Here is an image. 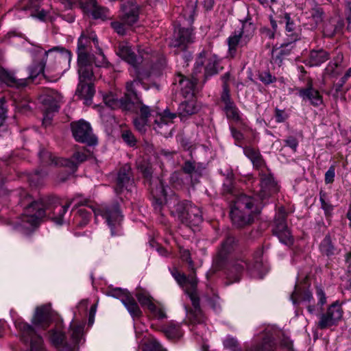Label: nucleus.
Listing matches in <instances>:
<instances>
[{
	"label": "nucleus",
	"instance_id": "f257e3e1",
	"mask_svg": "<svg viewBox=\"0 0 351 351\" xmlns=\"http://www.w3.org/2000/svg\"><path fill=\"white\" fill-rule=\"evenodd\" d=\"M21 196L23 197L20 204L24 207V210L20 221L17 222V228L25 233H28L38 227L45 217L51 219L57 225H62L64 216L69 208L81 195L75 194L72 198L67 199L63 206L54 197H44L32 201V197L25 191H23Z\"/></svg>",
	"mask_w": 351,
	"mask_h": 351
},
{
	"label": "nucleus",
	"instance_id": "f03ea898",
	"mask_svg": "<svg viewBox=\"0 0 351 351\" xmlns=\"http://www.w3.org/2000/svg\"><path fill=\"white\" fill-rule=\"evenodd\" d=\"M140 84V80L135 79L128 82L125 84L126 92L120 98L113 95L104 97L105 104L112 109L120 108L123 111L136 113L137 117L149 120V117H154L153 129L161 135L166 136L169 132V125L173 119L176 117V114L171 112L169 109H165L162 113L159 112L156 108H151L143 104V101L136 90V86Z\"/></svg>",
	"mask_w": 351,
	"mask_h": 351
},
{
	"label": "nucleus",
	"instance_id": "7ed1b4c3",
	"mask_svg": "<svg viewBox=\"0 0 351 351\" xmlns=\"http://www.w3.org/2000/svg\"><path fill=\"white\" fill-rule=\"evenodd\" d=\"M194 265H191L189 268V274H186L183 269L173 267L169 268L170 272L177 283L183 289L184 292L190 298L193 309L186 311V317L190 325L193 326L191 329L197 335L203 336L198 330L197 326L204 328V317L199 307V298L197 293V286L198 280L195 275Z\"/></svg>",
	"mask_w": 351,
	"mask_h": 351
},
{
	"label": "nucleus",
	"instance_id": "20e7f679",
	"mask_svg": "<svg viewBox=\"0 0 351 351\" xmlns=\"http://www.w3.org/2000/svg\"><path fill=\"white\" fill-rule=\"evenodd\" d=\"M165 205L169 208L171 215L177 217L178 220L187 226H198L203 221L200 208L189 200L181 199L175 193L168 198L165 197Z\"/></svg>",
	"mask_w": 351,
	"mask_h": 351
},
{
	"label": "nucleus",
	"instance_id": "39448f33",
	"mask_svg": "<svg viewBox=\"0 0 351 351\" xmlns=\"http://www.w3.org/2000/svg\"><path fill=\"white\" fill-rule=\"evenodd\" d=\"M71 58V52L63 47H54L45 51V58L49 62L45 66L43 77L49 82H57L62 76V71L69 66Z\"/></svg>",
	"mask_w": 351,
	"mask_h": 351
},
{
	"label": "nucleus",
	"instance_id": "423d86ee",
	"mask_svg": "<svg viewBox=\"0 0 351 351\" xmlns=\"http://www.w3.org/2000/svg\"><path fill=\"white\" fill-rule=\"evenodd\" d=\"M138 169L143 174L145 183L148 185V189L152 197V204L154 211L163 216L165 197H167L166 186L164 181L159 177H153L152 167L148 164H141Z\"/></svg>",
	"mask_w": 351,
	"mask_h": 351
},
{
	"label": "nucleus",
	"instance_id": "0eeeda50",
	"mask_svg": "<svg viewBox=\"0 0 351 351\" xmlns=\"http://www.w3.org/2000/svg\"><path fill=\"white\" fill-rule=\"evenodd\" d=\"M91 37L82 34L77 40V67L82 73L86 72V67H106L108 62L101 49L98 47L99 53L95 56L90 53Z\"/></svg>",
	"mask_w": 351,
	"mask_h": 351
},
{
	"label": "nucleus",
	"instance_id": "6e6552de",
	"mask_svg": "<svg viewBox=\"0 0 351 351\" xmlns=\"http://www.w3.org/2000/svg\"><path fill=\"white\" fill-rule=\"evenodd\" d=\"M254 205V199L244 194L239 195L233 204H230V217L234 226L241 228L253 223Z\"/></svg>",
	"mask_w": 351,
	"mask_h": 351
},
{
	"label": "nucleus",
	"instance_id": "1a4fd4ad",
	"mask_svg": "<svg viewBox=\"0 0 351 351\" xmlns=\"http://www.w3.org/2000/svg\"><path fill=\"white\" fill-rule=\"evenodd\" d=\"M89 207L95 216L100 215L105 220L112 237L119 236L121 234L123 215L118 200H115L111 204H101L98 208L92 206Z\"/></svg>",
	"mask_w": 351,
	"mask_h": 351
},
{
	"label": "nucleus",
	"instance_id": "9d476101",
	"mask_svg": "<svg viewBox=\"0 0 351 351\" xmlns=\"http://www.w3.org/2000/svg\"><path fill=\"white\" fill-rule=\"evenodd\" d=\"M241 27L234 30L227 38L228 51L231 55H234L238 47L246 46L254 35L256 26L252 21V18L247 16L244 19H241Z\"/></svg>",
	"mask_w": 351,
	"mask_h": 351
},
{
	"label": "nucleus",
	"instance_id": "9b49d317",
	"mask_svg": "<svg viewBox=\"0 0 351 351\" xmlns=\"http://www.w3.org/2000/svg\"><path fill=\"white\" fill-rule=\"evenodd\" d=\"M115 53L134 69L138 78L143 75V69L149 67V62L147 61L148 55L146 57L140 53L138 56L136 55L127 43H120L115 49Z\"/></svg>",
	"mask_w": 351,
	"mask_h": 351
},
{
	"label": "nucleus",
	"instance_id": "f8f14e48",
	"mask_svg": "<svg viewBox=\"0 0 351 351\" xmlns=\"http://www.w3.org/2000/svg\"><path fill=\"white\" fill-rule=\"evenodd\" d=\"M77 71L79 84L75 91V95L80 99L84 100V104L86 106H90L95 93L94 84L92 82L95 78L93 67H86V72L83 73H81L80 68H78Z\"/></svg>",
	"mask_w": 351,
	"mask_h": 351
},
{
	"label": "nucleus",
	"instance_id": "ddd939ff",
	"mask_svg": "<svg viewBox=\"0 0 351 351\" xmlns=\"http://www.w3.org/2000/svg\"><path fill=\"white\" fill-rule=\"evenodd\" d=\"M39 157L46 164L66 167L75 171L78 165L87 160L88 155L84 152H75L71 158H58L49 152L42 150L39 152Z\"/></svg>",
	"mask_w": 351,
	"mask_h": 351
},
{
	"label": "nucleus",
	"instance_id": "4468645a",
	"mask_svg": "<svg viewBox=\"0 0 351 351\" xmlns=\"http://www.w3.org/2000/svg\"><path fill=\"white\" fill-rule=\"evenodd\" d=\"M287 213L285 208L281 207L276 213L274 222L271 225V232L276 236L280 242L290 246L293 243V237L288 228L287 223Z\"/></svg>",
	"mask_w": 351,
	"mask_h": 351
},
{
	"label": "nucleus",
	"instance_id": "2eb2a0df",
	"mask_svg": "<svg viewBox=\"0 0 351 351\" xmlns=\"http://www.w3.org/2000/svg\"><path fill=\"white\" fill-rule=\"evenodd\" d=\"M73 136L76 141L94 145L97 143V138L93 134L89 123L80 120L71 124Z\"/></svg>",
	"mask_w": 351,
	"mask_h": 351
},
{
	"label": "nucleus",
	"instance_id": "dca6fc26",
	"mask_svg": "<svg viewBox=\"0 0 351 351\" xmlns=\"http://www.w3.org/2000/svg\"><path fill=\"white\" fill-rule=\"evenodd\" d=\"M134 183V176L130 165H123L119 169L115 179L114 189L116 194H121L124 191H131Z\"/></svg>",
	"mask_w": 351,
	"mask_h": 351
},
{
	"label": "nucleus",
	"instance_id": "f3484780",
	"mask_svg": "<svg viewBox=\"0 0 351 351\" xmlns=\"http://www.w3.org/2000/svg\"><path fill=\"white\" fill-rule=\"evenodd\" d=\"M260 190L258 192L259 198L263 201L268 199L279 191V186L274 176L270 172H259Z\"/></svg>",
	"mask_w": 351,
	"mask_h": 351
},
{
	"label": "nucleus",
	"instance_id": "a211bd4d",
	"mask_svg": "<svg viewBox=\"0 0 351 351\" xmlns=\"http://www.w3.org/2000/svg\"><path fill=\"white\" fill-rule=\"evenodd\" d=\"M198 80L194 77L191 78L178 73L173 82L176 90H179L184 98H193L195 86Z\"/></svg>",
	"mask_w": 351,
	"mask_h": 351
},
{
	"label": "nucleus",
	"instance_id": "6ab92c4d",
	"mask_svg": "<svg viewBox=\"0 0 351 351\" xmlns=\"http://www.w3.org/2000/svg\"><path fill=\"white\" fill-rule=\"evenodd\" d=\"M80 8L86 14H90L95 19L106 20L110 18L107 8L99 5L96 0H77Z\"/></svg>",
	"mask_w": 351,
	"mask_h": 351
},
{
	"label": "nucleus",
	"instance_id": "aec40b11",
	"mask_svg": "<svg viewBox=\"0 0 351 351\" xmlns=\"http://www.w3.org/2000/svg\"><path fill=\"white\" fill-rule=\"evenodd\" d=\"M194 38L193 29L181 27L180 21H179V23L175 25L174 33L169 45L172 47H183L185 48L186 44L194 41Z\"/></svg>",
	"mask_w": 351,
	"mask_h": 351
},
{
	"label": "nucleus",
	"instance_id": "412c9836",
	"mask_svg": "<svg viewBox=\"0 0 351 351\" xmlns=\"http://www.w3.org/2000/svg\"><path fill=\"white\" fill-rule=\"evenodd\" d=\"M343 315V310L337 302L330 305L327 311L320 315L318 327L324 329L330 327L341 319Z\"/></svg>",
	"mask_w": 351,
	"mask_h": 351
},
{
	"label": "nucleus",
	"instance_id": "4be33fe9",
	"mask_svg": "<svg viewBox=\"0 0 351 351\" xmlns=\"http://www.w3.org/2000/svg\"><path fill=\"white\" fill-rule=\"evenodd\" d=\"M297 90L302 101H309L312 106L315 107L323 104V97L319 90L313 88V82L311 78L308 77L307 79L305 88H298Z\"/></svg>",
	"mask_w": 351,
	"mask_h": 351
},
{
	"label": "nucleus",
	"instance_id": "5701e85b",
	"mask_svg": "<svg viewBox=\"0 0 351 351\" xmlns=\"http://www.w3.org/2000/svg\"><path fill=\"white\" fill-rule=\"evenodd\" d=\"M122 14L120 16L121 20L125 21L128 25H133L138 20L139 6L136 1L129 0L124 1L121 4Z\"/></svg>",
	"mask_w": 351,
	"mask_h": 351
},
{
	"label": "nucleus",
	"instance_id": "b1692460",
	"mask_svg": "<svg viewBox=\"0 0 351 351\" xmlns=\"http://www.w3.org/2000/svg\"><path fill=\"white\" fill-rule=\"evenodd\" d=\"M221 102L224 104L223 108L228 119L236 123H242L243 119L240 114V110L231 97V95L220 96Z\"/></svg>",
	"mask_w": 351,
	"mask_h": 351
},
{
	"label": "nucleus",
	"instance_id": "393cba45",
	"mask_svg": "<svg viewBox=\"0 0 351 351\" xmlns=\"http://www.w3.org/2000/svg\"><path fill=\"white\" fill-rule=\"evenodd\" d=\"M243 150L244 155L252 162L254 169L263 171V169L266 168L269 171L266 162L258 149L252 146H245Z\"/></svg>",
	"mask_w": 351,
	"mask_h": 351
},
{
	"label": "nucleus",
	"instance_id": "a878e982",
	"mask_svg": "<svg viewBox=\"0 0 351 351\" xmlns=\"http://www.w3.org/2000/svg\"><path fill=\"white\" fill-rule=\"evenodd\" d=\"M83 324H77L73 321L70 325V335L73 346H71L65 344L58 351H73L75 347L81 343V341L83 340Z\"/></svg>",
	"mask_w": 351,
	"mask_h": 351
},
{
	"label": "nucleus",
	"instance_id": "bb28decb",
	"mask_svg": "<svg viewBox=\"0 0 351 351\" xmlns=\"http://www.w3.org/2000/svg\"><path fill=\"white\" fill-rule=\"evenodd\" d=\"M236 243L237 240L234 237H227L226 239L221 242V245L217 250L214 263H223L226 261L228 255L233 250L234 246Z\"/></svg>",
	"mask_w": 351,
	"mask_h": 351
},
{
	"label": "nucleus",
	"instance_id": "cd10ccee",
	"mask_svg": "<svg viewBox=\"0 0 351 351\" xmlns=\"http://www.w3.org/2000/svg\"><path fill=\"white\" fill-rule=\"evenodd\" d=\"M62 95L55 90H51L41 96L40 100L45 108L44 110L56 112L60 108Z\"/></svg>",
	"mask_w": 351,
	"mask_h": 351
},
{
	"label": "nucleus",
	"instance_id": "c85d7f7f",
	"mask_svg": "<svg viewBox=\"0 0 351 351\" xmlns=\"http://www.w3.org/2000/svg\"><path fill=\"white\" fill-rule=\"evenodd\" d=\"M200 110V106L197 101L193 98L180 103L178 108L176 117H179L181 119L188 117L197 113Z\"/></svg>",
	"mask_w": 351,
	"mask_h": 351
},
{
	"label": "nucleus",
	"instance_id": "c756f323",
	"mask_svg": "<svg viewBox=\"0 0 351 351\" xmlns=\"http://www.w3.org/2000/svg\"><path fill=\"white\" fill-rule=\"evenodd\" d=\"M225 176V174H223ZM234 176L232 171H228L226 174V178L223 180L221 194L226 198L230 197H233L231 200V204H233V201L236 199L239 195H237V191L234 186Z\"/></svg>",
	"mask_w": 351,
	"mask_h": 351
},
{
	"label": "nucleus",
	"instance_id": "7c9ffc66",
	"mask_svg": "<svg viewBox=\"0 0 351 351\" xmlns=\"http://www.w3.org/2000/svg\"><path fill=\"white\" fill-rule=\"evenodd\" d=\"M50 305L38 307L33 317L32 322L37 327L45 328L49 325Z\"/></svg>",
	"mask_w": 351,
	"mask_h": 351
},
{
	"label": "nucleus",
	"instance_id": "2f4dec72",
	"mask_svg": "<svg viewBox=\"0 0 351 351\" xmlns=\"http://www.w3.org/2000/svg\"><path fill=\"white\" fill-rule=\"evenodd\" d=\"M0 81L10 87L21 88L26 86V80L16 79L13 73L4 68H0Z\"/></svg>",
	"mask_w": 351,
	"mask_h": 351
},
{
	"label": "nucleus",
	"instance_id": "473e14b6",
	"mask_svg": "<svg viewBox=\"0 0 351 351\" xmlns=\"http://www.w3.org/2000/svg\"><path fill=\"white\" fill-rule=\"evenodd\" d=\"M330 58V53L324 49L312 50L309 53L308 64L310 66H318Z\"/></svg>",
	"mask_w": 351,
	"mask_h": 351
},
{
	"label": "nucleus",
	"instance_id": "72a5a7b5",
	"mask_svg": "<svg viewBox=\"0 0 351 351\" xmlns=\"http://www.w3.org/2000/svg\"><path fill=\"white\" fill-rule=\"evenodd\" d=\"M46 64H47V60H45V56H44L40 62L34 61L33 63L30 66H29V67H28L29 75L25 79L26 80V85L27 84V81H31V82H34L35 79L40 74H42V75L43 76V73L45 71Z\"/></svg>",
	"mask_w": 351,
	"mask_h": 351
},
{
	"label": "nucleus",
	"instance_id": "f704fd0d",
	"mask_svg": "<svg viewBox=\"0 0 351 351\" xmlns=\"http://www.w3.org/2000/svg\"><path fill=\"white\" fill-rule=\"evenodd\" d=\"M121 302L132 317H139L142 315V311L137 302L130 294L129 295H123L121 298Z\"/></svg>",
	"mask_w": 351,
	"mask_h": 351
},
{
	"label": "nucleus",
	"instance_id": "c9c22d12",
	"mask_svg": "<svg viewBox=\"0 0 351 351\" xmlns=\"http://www.w3.org/2000/svg\"><path fill=\"white\" fill-rule=\"evenodd\" d=\"M205 167L202 163H197L193 160H186L182 165V170L186 174L192 177L193 175L200 176Z\"/></svg>",
	"mask_w": 351,
	"mask_h": 351
},
{
	"label": "nucleus",
	"instance_id": "e433bc0d",
	"mask_svg": "<svg viewBox=\"0 0 351 351\" xmlns=\"http://www.w3.org/2000/svg\"><path fill=\"white\" fill-rule=\"evenodd\" d=\"M284 20L286 23L285 29L287 39H291V40H298L300 39V34L298 33L296 25L292 21H291L290 16L287 14L285 16Z\"/></svg>",
	"mask_w": 351,
	"mask_h": 351
},
{
	"label": "nucleus",
	"instance_id": "4c0bfd02",
	"mask_svg": "<svg viewBox=\"0 0 351 351\" xmlns=\"http://www.w3.org/2000/svg\"><path fill=\"white\" fill-rule=\"evenodd\" d=\"M162 332L165 336L170 339H176L182 336V331L178 324L170 323L168 326L162 329Z\"/></svg>",
	"mask_w": 351,
	"mask_h": 351
},
{
	"label": "nucleus",
	"instance_id": "58836bf2",
	"mask_svg": "<svg viewBox=\"0 0 351 351\" xmlns=\"http://www.w3.org/2000/svg\"><path fill=\"white\" fill-rule=\"evenodd\" d=\"M320 251L322 254L327 256L335 255L337 253V249L332 244L330 235H326L319 245Z\"/></svg>",
	"mask_w": 351,
	"mask_h": 351
},
{
	"label": "nucleus",
	"instance_id": "ea45409f",
	"mask_svg": "<svg viewBox=\"0 0 351 351\" xmlns=\"http://www.w3.org/2000/svg\"><path fill=\"white\" fill-rule=\"evenodd\" d=\"M324 18V12L319 5H315L309 10V19L313 21L311 24L313 27H317L323 21Z\"/></svg>",
	"mask_w": 351,
	"mask_h": 351
},
{
	"label": "nucleus",
	"instance_id": "a19ab883",
	"mask_svg": "<svg viewBox=\"0 0 351 351\" xmlns=\"http://www.w3.org/2000/svg\"><path fill=\"white\" fill-rule=\"evenodd\" d=\"M277 346L271 337L264 338L261 346H256L247 351H276Z\"/></svg>",
	"mask_w": 351,
	"mask_h": 351
},
{
	"label": "nucleus",
	"instance_id": "79ce46f5",
	"mask_svg": "<svg viewBox=\"0 0 351 351\" xmlns=\"http://www.w3.org/2000/svg\"><path fill=\"white\" fill-rule=\"evenodd\" d=\"M136 297L142 306H147L149 310H153L154 308V303L152 301V298L147 291L140 290L136 292Z\"/></svg>",
	"mask_w": 351,
	"mask_h": 351
},
{
	"label": "nucleus",
	"instance_id": "37998d69",
	"mask_svg": "<svg viewBox=\"0 0 351 351\" xmlns=\"http://www.w3.org/2000/svg\"><path fill=\"white\" fill-rule=\"evenodd\" d=\"M291 299L294 304L301 302H309L313 299V295L308 291H305L303 293H300L298 288L295 287V290L291 296Z\"/></svg>",
	"mask_w": 351,
	"mask_h": 351
},
{
	"label": "nucleus",
	"instance_id": "c03bdc74",
	"mask_svg": "<svg viewBox=\"0 0 351 351\" xmlns=\"http://www.w3.org/2000/svg\"><path fill=\"white\" fill-rule=\"evenodd\" d=\"M91 218V213L85 208L78 209L76 215L75 216V220L77 223L80 227H84L86 226Z\"/></svg>",
	"mask_w": 351,
	"mask_h": 351
},
{
	"label": "nucleus",
	"instance_id": "a18cd8bd",
	"mask_svg": "<svg viewBox=\"0 0 351 351\" xmlns=\"http://www.w3.org/2000/svg\"><path fill=\"white\" fill-rule=\"evenodd\" d=\"M297 40H291V39H287V42H285L281 44L279 52L281 55L284 56L285 58L292 53H294V50L295 49V42Z\"/></svg>",
	"mask_w": 351,
	"mask_h": 351
},
{
	"label": "nucleus",
	"instance_id": "49530a36",
	"mask_svg": "<svg viewBox=\"0 0 351 351\" xmlns=\"http://www.w3.org/2000/svg\"><path fill=\"white\" fill-rule=\"evenodd\" d=\"M110 25L112 28L119 35H125L127 29L131 27V25L125 23V21L121 20V16L119 21L111 22Z\"/></svg>",
	"mask_w": 351,
	"mask_h": 351
},
{
	"label": "nucleus",
	"instance_id": "de8ad7c7",
	"mask_svg": "<svg viewBox=\"0 0 351 351\" xmlns=\"http://www.w3.org/2000/svg\"><path fill=\"white\" fill-rule=\"evenodd\" d=\"M121 136L124 143H125L128 146L131 147H136L137 140L132 131L129 130H123L121 131Z\"/></svg>",
	"mask_w": 351,
	"mask_h": 351
},
{
	"label": "nucleus",
	"instance_id": "09e8293b",
	"mask_svg": "<svg viewBox=\"0 0 351 351\" xmlns=\"http://www.w3.org/2000/svg\"><path fill=\"white\" fill-rule=\"evenodd\" d=\"M49 339L54 346H59L63 343L64 335L60 330H52L49 332Z\"/></svg>",
	"mask_w": 351,
	"mask_h": 351
},
{
	"label": "nucleus",
	"instance_id": "8fccbe9b",
	"mask_svg": "<svg viewBox=\"0 0 351 351\" xmlns=\"http://www.w3.org/2000/svg\"><path fill=\"white\" fill-rule=\"evenodd\" d=\"M217 61L215 58H209L205 66L204 76L206 78L217 73Z\"/></svg>",
	"mask_w": 351,
	"mask_h": 351
},
{
	"label": "nucleus",
	"instance_id": "3c124183",
	"mask_svg": "<svg viewBox=\"0 0 351 351\" xmlns=\"http://www.w3.org/2000/svg\"><path fill=\"white\" fill-rule=\"evenodd\" d=\"M134 125L136 130L141 133H145L147 131V128L149 125V120L144 119V118H140L136 117L134 121Z\"/></svg>",
	"mask_w": 351,
	"mask_h": 351
},
{
	"label": "nucleus",
	"instance_id": "603ef678",
	"mask_svg": "<svg viewBox=\"0 0 351 351\" xmlns=\"http://www.w3.org/2000/svg\"><path fill=\"white\" fill-rule=\"evenodd\" d=\"M230 79V72L225 73L221 77V80L222 81V91L221 93L220 96H225L230 95V89L229 86V80Z\"/></svg>",
	"mask_w": 351,
	"mask_h": 351
},
{
	"label": "nucleus",
	"instance_id": "864d4df0",
	"mask_svg": "<svg viewBox=\"0 0 351 351\" xmlns=\"http://www.w3.org/2000/svg\"><path fill=\"white\" fill-rule=\"evenodd\" d=\"M327 194L321 191L319 192V200L322 204V208L324 210L326 215H328L332 210V206L326 201Z\"/></svg>",
	"mask_w": 351,
	"mask_h": 351
},
{
	"label": "nucleus",
	"instance_id": "5fc2aeb1",
	"mask_svg": "<svg viewBox=\"0 0 351 351\" xmlns=\"http://www.w3.org/2000/svg\"><path fill=\"white\" fill-rule=\"evenodd\" d=\"M223 346L226 348L230 349L232 351H241V348L239 346L237 340L233 337H228L223 341Z\"/></svg>",
	"mask_w": 351,
	"mask_h": 351
},
{
	"label": "nucleus",
	"instance_id": "6e6d98bb",
	"mask_svg": "<svg viewBox=\"0 0 351 351\" xmlns=\"http://www.w3.org/2000/svg\"><path fill=\"white\" fill-rule=\"evenodd\" d=\"M258 79L265 84L269 85L276 81V77L269 71H262L258 74Z\"/></svg>",
	"mask_w": 351,
	"mask_h": 351
},
{
	"label": "nucleus",
	"instance_id": "4d7b16f0",
	"mask_svg": "<svg viewBox=\"0 0 351 351\" xmlns=\"http://www.w3.org/2000/svg\"><path fill=\"white\" fill-rule=\"evenodd\" d=\"M143 351H161V345L155 339L151 340L145 343L143 347Z\"/></svg>",
	"mask_w": 351,
	"mask_h": 351
},
{
	"label": "nucleus",
	"instance_id": "13d9d810",
	"mask_svg": "<svg viewBox=\"0 0 351 351\" xmlns=\"http://www.w3.org/2000/svg\"><path fill=\"white\" fill-rule=\"evenodd\" d=\"M206 58V52L204 51H202L199 53L197 58H196L194 70L195 74L199 73L204 66V59Z\"/></svg>",
	"mask_w": 351,
	"mask_h": 351
},
{
	"label": "nucleus",
	"instance_id": "bf43d9fd",
	"mask_svg": "<svg viewBox=\"0 0 351 351\" xmlns=\"http://www.w3.org/2000/svg\"><path fill=\"white\" fill-rule=\"evenodd\" d=\"M351 76V68H349L345 75L340 79V80L339 81V82H337L336 84H335V88H336V91L338 93V92H341L343 91V85L345 84V83L346 82V81L348 80V78Z\"/></svg>",
	"mask_w": 351,
	"mask_h": 351
},
{
	"label": "nucleus",
	"instance_id": "052dcab7",
	"mask_svg": "<svg viewBox=\"0 0 351 351\" xmlns=\"http://www.w3.org/2000/svg\"><path fill=\"white\" fill-rule=\"evenodd\" d=\"M274 112V117L277 123H283L289 118V114L285 110H280L276 108Z\"/></svg>",
	"mask_w": 351,
	"mask_h": 351
},
{
	"label": "nucleus",
	"instance_id": "680f3d73",
	"mask_svg": "<svg viewBox=\"0 0 351 351\" xmlns=\"http://www.w3.org/2000/svg\"><path fill=\"white\" fill-rule=\"evenodd\" d=\"M179 254L182 261L185 262L186 263H193L191 254L189 250L180 247Z\"/></svg>",
	"mask_w": 351,
	"mask_h": 351
},
{
	"label": "nucleus",
	"instance_id": "e2e57ef3",
	"mask_svg": "<svg viewBox=\"0 0 351 351\" xmlns=\"http://www.w3.org/2000/svg\"><path fill=\"white\" fill-rule=\"evenodd\" d=\"M335 176V165H331L328 171L326 172L324 176V181L326 184H330L334 182Z\"/></svg>",
	"mask_w": 351,
	"mask_h": 351
},
{
	"label": "nucleus",
	"instance_id": "0e129e2a",
	"mask_svg": "<svg viewBox=\"0 0 351 351\" xmlns=\"http://www.w3.org/2000/svg\"><path fill=\"white\" fill-rule=\"evenodd\" d=\"M250 267L247 268L249 271L250 272V275L254 278H262L263 277V274L259 273V270L262 267L263 265H249Z\"/></svg>",
	"mask_w": 351,
	"mask_h": 351
},
{
	"label": "nucleus",
	"instance_id": "69168bd1",
	"mask_svg": "<svg viewBox=\"0 0 351 351\" xmlns=\"http://www.w3.org/2000/svg\"><path fill=\"white\" fill-rule=\"evenodd\" d=\"M284 142L286 146L289 147L293 150V152H296L298 146V141L295 137L289 136L284 140Z\"/></svg>",
	"mask_w": 351,
	"mask_h": 351
},
{
	"label": "nucleus",
	"instance_id": "338daca9",
	"mask_svg": "<svg viewBox=\"0 0 351 351\" xmlns=\"http://www.w3.org/2000/svg\"><path fill=\"white\" fill-rule=\"evenodd\" d=\"M285 58V57L284 56L281 55V53L279 51L278 53H275L274 51H273L271 62L280 67V66H282V64L283 63V60Z\"/></svg>",
	"mask_w": 351,
	"mask_h": 351
},
{
	"label": "nucleus",
	"instance_id": "774afa93",
	"mask_svg": "<svg viewBox=\"0 0 351 351\" xmlns=\"http://www.w3.org/2000/svg\"><path fill=\"white\" fill-rule=\"evenodd\" d=\"M108 295L112 297L118 298L121 300V298L123 295H129L130 293L126 290H123L120 288H116V289L110 291V293H108Z\"/></svg>",
	"mask_w": 351,
	"mask_h": 351
}]
</instances>
